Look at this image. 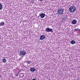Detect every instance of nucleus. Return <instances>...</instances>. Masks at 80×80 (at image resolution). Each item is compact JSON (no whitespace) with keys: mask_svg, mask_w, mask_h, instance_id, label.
I'll list each match as a JSON object with an SVG mask.
<instances>
[{"mask_svg":"<svg viewBox=\"0 0 80 80\" xmlns=\"http://www.w3.org/2000/svg\"><path fill=\"white\" fill-rule=\"evenodd\" d=\"M64 11V9H63L61 8L59 9L58 10V15H62L63 14V12Z\"/></svg>","mask_w":80,"mask_h":80,"instance_id":"1","label":"nucleus"},{"mask_svg":"<svg viewBox=\"0 0 80 80\" xmlns=\"http://www.w3.org/2000/svg\"><path fill=\"white\" fill-rule=\"evenodd\" d=\"M75 11V8L74 6H71L69 8V12L71 13H74Z\"/></svg>","mask_w":80,"mask_h":80,"instance_id":"2","label":"nucleus"},{"mask_svg":"<svg viewBox=\"0 0 80 80\" xmlns=\"http://www.w3.org/2000/svg\"><path fill=\"white\" fill-rule=\"evenodd\" d=\"M26 52L24 50L21 51L20 52V53L19 54V55L20 56H22V57H24V55L26 54Z\"/></svg>","mask_w":80,"mask_h":80,"instance_id":"3","label":"nucleus"},{"mask_svg":"<svg viewBox=\"0 0 80 80\" xmlns=\"http://www.w3.org/2000/svg\"><path fill=\"white\" fill-rule=\"evenodd\" d=\"M45 31L46 32H53V29H50L48 28L46 29Z\"/></svg>","mask_w":80,"mask_h":80,"instance_id":"4","label":"nucleus"},{"mask_svg":"<svg viewBox=\"0 0 80 80\" xmlns=\"http://www.w3.org/2000/svg\"><path fill=\"white\" fill-rule=\"evenodd\" d=\"M45 37H46V36H45L44 35H41L40 37V40H44V39H45Z\"/></svg>","mask_w":80,"mask_h":80,"instance_id":"5","label":"nucleus"},{"mask_svg":"<svg viewBox=\"0 0 80 80\" xmlns=\"http://www.w3.org/2000/svg\"><path fill=\"white\" fill-rule=\"evenodd\" d=\"M67 20V17L65 16V17L63 18L62 19V22H65Z\"/></svg>","mask_w":80,"mask_h":80,"instance_id":"6","label":"nucleus"},{"mask_svg":"<svg viewBox=\"0 0 80 80\" xmlns=\"http://www.w3.org/2000/svg\"><path fill=\"white\" fill-rule=\"evenodd\" d=\"M35 70H36L35 68H30V71L31 72H35Z\"/></svg>","mask_w":80,"mask_h":80,"instance_id":"7","label":"nucleus"},{"mask_svg":"<svg viewBox=\"0 0 80 80\" xmlns=\"http://www.w3.org/2000/svg\"><path fill=\"white\" fill-rule=\"evenodd\" d=\"M72 24L75 25L77 23V21L76 20H73L72 21Z\"/></svg>","mask_w":80,"mask_h":80,"instance_id":"8","label":"nucleus"},{"mask_svg":"<svg viewBox=\"0 0 80 80\" xmlns=\"http://www.w3.org/2000/svg\"><path fill=\"white\" fill-rule=\"evenodd\" d=\"M45 14H44V13H42L40 15V17H41V18H44V17H45Z\"/></svg>","mask_w":80,"mask_h":80,"instance_id":"9","label":"nucleus"},{"mask_svg":"<svg viewBox=\"0 0 80 80\" xmlns=\"http://www.w3.org/2000/svg\"><path fill=\"white\" fill-rule=\"evenodd\" d=\"M5 25V22H0V27L1 26H3Z\"/></svg>","mask_w":80,"mask_h":80,"instance_id":"10","label":"nucleus"},{"mask_svg":"<svg viewBox=\"0 0 80 80\" xmlns=\"http://www.w3.org/2000/svg\"><path fill=\"white\" fill-rule=\"evenodd\" d=\"M2 62L3 63H6V62H7V60H6L5 58H4L2 59Z\"/></svg>","mask_w":80,"mask_h":80,"instance_id":"11","label":"nucleus"},{"mask_svg":"<svg viewBox=\"0 0 80 80\" xmlns=\"http://www.w3.org/2000/svg\"><path fill=\"white\" fill-rule=\"evenodd\" d=\"M75 42L74 41L72 40V41H71V44H75Z\"/></svg>","mask_w":80,"mask_h":80,"instance_id":"12","label":"nucleus"},{"mask_svg":"<svg viewBox=\"0 0 80 80\" xmlns=\"http://www.w3.org/2000/svg\"><path fill=\"white\" fill-rule=\"evenodd\" d=\"M2 5L0 3V10H2Z\"/></svg>","mask_w":80,"mask_h":80,"instance_id":"13","label":"nucleus"},{"mask_svg":"<svg viewBox=\"0 0 80 80\" xmlns=\"http://www.w3.org/2000/svg\"><path fill=\"white\" fill-rule=\"evenodd\" d=\"M30 3H31L32 4H33V3H34V0H32L30 1Z\"/></svg>","mask_w":80,"mask_h":80,"instance_id":"14","label":"nucleus"},{"mask_svg":"<svg viewBox=\"0 0 80 80\" xmlns=\"http://www.w3.org/2000/svg\"><path fill=\"white\" fill-rule=\"evenodd\" d=\"M27 63L28 65V64L30 63V61H29L27 62Z\"/></svg>","mask_w":80,"mask_h":80,"instance_id":"15","label":"nucleus"},{"mask_svg":"<svg viewBox=\"0 0 80 80\" xmlns=\"http://www.w3.org/2000/svg\"><path fill=\"white\" fill-rule=\"evenodd\" d=\"M75 30L76 31H78V30H80V29H79V28H77Z\"/></svg>","mask_w":80,"mask_h":80,"instance_id":"16","label":"nucleus"},{"mask_svg":"<svg viewBox=\"0 0 80 80\" xmlns=\"http://www.w3.org/2000/svg\"><path fill=\"white\" fill-rule=\"evenodd\" d=\"M15 76H16V77H18V73H16L15 74Z\"/></svg>","mask_w":80,"mask_h":80,"instance_id":"17","label":"nucleus"},{"mask_svg":"<svg viewBox=\"0 0 80 80\" xmlns=\"http://www.w3.org/2000/svg\"><path fill=\"white\" fill-rule=\"evenodd\" d=\"M80 78H77L78 80H80Z\"/></svg>","mask_w":80,"mask_h":80,"instance_id":"18","label":"nucleus"},{"mask_svg":"<svg viewBox=\"0 0 80 80\" xmlns=\"http://www.w3.org/2000/svg\"><path fill=\"white\" fill-rule=\"evenodd\" d=\"M32 80H36V79H35V78H33Z\"/></svg>","mask_w":80,"mask_h":80,"instance_id":"19","label":"nucleus"},{"mask_svg":"<svg viewBox=\"0 0 80 80\" xmlns=\"http://www.w3.org/2000/svg\"><path fill=\"white\" fill-rule=\"evenodd\" d=\"M40 2H42V1H43V0H40Z\"/></svg>","mask_w":80,"mask_h":80,"instance_id":"20","label":"nucleus"},{"mask_svg":"<svg viewBox=\"0 0 80 80\" xmlns=\"http://www.w3.org/2000/svg\"><path fill=\"white\" fill-rule=\"evenodd\" d=\"M1 39V38L0 37V40Z\"/></svg>","mask_w":80,"mask_h":80,"instance_id":"21","label":"nucleus"},{"mask_svg":"<svg viewBox=\"0 0 80 80\" xmlns=\"http://www.w3.org/2000/svg\"><path fill=\"white\" fill-rule=\"evenodd\" d=\"M38 1L39 0H38Z\"/></svg>","mask_w":80,"mask_h":80,"instance_id":"22","label":"nucleus"}]
</instances>
